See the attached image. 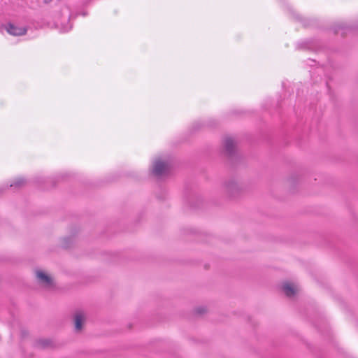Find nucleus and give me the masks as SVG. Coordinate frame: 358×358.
<instances>
[{
    "instance_id": "1",
    "label": "nucleus",
    "mask_w": 358,
    "mask_h": 358,
    "mask_svg": "<svg viewBox=\"0 0 358 358\" xmlns=\"http://www.w3.org/2000/svg\"><path fill=\"white\" fill-rule=\"evenodd\" d=\"M34 273L36 282L40 287L47 289L54 287V278L48 271L42 268H36Z\"/></svg>"
},
{
    "instance_id": "2",
    "label": "nucleus",
    "mask_w": 358,
    "mask_h": 358,
    "mask_svg": "<svg viewBox=\"0 0 358 358\" xmlns=\"http://www.w3.org/2000/svg\"><path fill=\"white\" fill-rule=\"evenodd\" d=\"M243 189V185L236 179H230L226 181L224 185V191L229 197L237 196Z\"/></svg>"
},
{
    "instance_id": "3",
    "label": "nucleus",
    "mask_w": 358,
    "mask_h": 358,
    "mask_svg": "<svg viewBox=\"0 0 358 358\" xmlns=\"http://www.w3.org/2000/svg\"><path fill=\"white\" fill-rule=\"evenodd\" d=\"M169 170V165L167 162L161 159H156L154 162L152 173L157 177L165 176Z\"/></svg>"
},
{
    "instance_id": "4",
    "label": "nucleus",
    "mask_w": 358,
    "mask_h": 358,
    "mask_svg": "<svg viewBox=\"0 0 358 358\" xmlns=\"http://www.w3.org/2000/svg\"><path fill=\"white\" fill-rule=\"evenodd\" d=\"M86 320V315L83 311H77L73 315L74 329L76 332L82 331Z\"/></svg>"
},
{
    "instance_id": "5",
    "label": "nucleus",
    "mask_w": 358,
    "mask_h": 358,
    "mask_svg": "<svg viewBox=\"0 0 358 358\" xmlns=\"http://www.w3.org/2000/svg\"><path fill=\"white\" fill-rule=\"evenodd\" d=\"M282 290L288 297L294 296L299 290V287L291 282H285L282 284Z\"/></svg>"
},
{
    "instance_id": "6",
    "label": "nucleus",
    "mask_w": 358,
    "mask_h": 358,
    "mask_svg": "<svg viewBox=\"0 0 358 358\" xmlns=\"http://www.w3.org/2000/svg\"><path fill=\"white\" fill-rule=\"evenodd\" d=\"M7 31L13 36H22L24 35L27 32L25 27H17L12 24H10L6 27Z\"/></svg>"
},
{
    "instance_id": "7",
    "label": "nucleus",
    "mask_w": 358,
    "mask_h": 358,
    "mask_svg": "<svg viewBox=\"0 0 358 358\" xmlns=\"http://www.w3.org/2000/svg\"><path fill=\"white\" fill-rule=\"evenodd\" d=\"M223 145L224 150L228 155L232 154L235 150L236 142L231 138H226L224 141Z\"/></svg>"
},
{
    "instance_id": "8",
    "label": "nucleus",
    "mask_w": 358,
    "mask_h": 358,
    "mask_svg": "<svg viewBox=\"0 0 358 358\" xmlns=\"http://www.w3.org/2000/svg\"><path fill=\"white\" fill-rule=\"evenodd\" d=\"M26 181L23 178H17L15 180L14 183L10 184V187H20L25 184Z\"/></svg>"
},
{
    "instance_id": "9",
    "label": "nucleus",
    "mask_w": 358,
    "mask_h": 358,
    "mask_svg": "<svg viewBox=\"0 0 358 358\" xmlns=\"http://www.w3.org/2000/svg\"><path fill=\"white\" fill-rule=\"evenodd\" d=\"M207 312V308L205 306H199L196 308L195 313L198 315H202Z\"/></svg>"
},
{
    "instance_id": "10",
    "label": "nucleus",
    "mask_w": 358,
    "mask_h": 358,
    "mask_svg": "<svg viewBox=\"0 0 358 358\" xmlns=\"http://www.w3.org/2000/svg\"><path fill=\"white\" fill-rule=\"evenodd\" d=\"M297 177H298L297 176L292 175V176L289 177V178L287 179V182H289V184L290 185H292L294 184L295 180L297 178Z\"/></svg>"
}]
</instances>
